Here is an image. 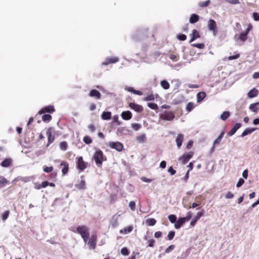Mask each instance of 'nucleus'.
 Returning <instances> with one entry per match:
<instances>
[{
    "label": "nucleus",
    "instance_id": "1",
    "mask_svg": "<svg viewBox=\"0 0 259 259\" xmlns=\"http://www.w3.org/2000/svg\"><path fill=\"white\" fill-rule=\"evenodd\" d=\"M92 159L95 161L96 164L98 167H101L104 161L107 160L106 157L104 155L103 151L98 149L94 153Z\"/></svg>",
    "mask_w": 259,
    "mask_h": 259
},
{
    "label": "nucleus",
    "instance_id": "2",
    "mask_svg": "<svg viewBox=\"0 0 259 259\" xmlns=\"http://www.w3.org/2000/svg\"><path fill=\"white\" fill-rule=\"evenodd\" d=\"M252 29L251 24L249 23L247 25V27L244 32L240 33L239 34H235L234 38L235 41H238L240 40L241 41H245L247 39V35L249 32Z\"/></svg>",
    "mask_w": 259,
    "mask_h": 259
},
{
    "label": "nucleus",
    "instance_id": "3",
    "mask_svg": "<svg viewBox=\"0 0 259 259\" xmlns=\"http://www.w3.org/2000/svg\"><path fill=\"white\" fill-rule=\"evenodd\" d=\"M175 117L172 111H164L159 114V118L165 121H171Z\"/></svg>",
    "mask_w": 259,
    "mask_h": 259
},
{
    "label": "nucleus",
    "instance_id": "4",
    "mask_svg": "<svg viewBox=\"0 0 259 259\" xmlns=\"http://www.w3.org/2000/svg\"><path fill=\"white\" fill-rule=\"evenodd\" d=\"M70 230L74 233L79 234L81 236L90 234L89 228L84 225L78 226L76 229H70Z\"/></svg>",
    "mask_w": 259,
    "mask_h": 259
},
{
    "label": "nucleus",
    "instance_id": "5",
    "mask_svg": "<svg viewBox=\"0 0 259 259\" xmlns=\"http://www.w3.org/2000/svg\"><path fill=\"white\" fill-rule=\"evenodd\" d=\"M208 29L209 31L213 32V34L215 36L218 33V29L216 22L212 19H209L207 23Z\"/></svg>",
    "mask_w": 259,
    "mask_h": 259
},
{
    "label": "nucleus",
    "instance_id": "6",
    "mask_svg": "<svg viewBox=\"0 0 259 259\" xmlns=\"http://www.w3.org/2000/svg\"><path fill=\"white\" fill-rule=\"evenodd\" d=\"M53 128L49 127L47 131V136L48 137V143L47 147H49L50 144L54 142L55 140V135L53 134Z\"/></svg>",
    "mask_w": 259,
    "mask_h": 259
},
{
    "label": "nucleus",
    "instance_id": "7",
    "mask_svg": "<svg viewBox=\"0 0 259 259\" xmlns=\"http://www.w3.org/2000/svg\"><path fill=\"white\" fill-rule=\"evenodd\" d=\"M109 146L112 148L120 152L123 148V145L122 143L119 142H111L109 143Z\"/></svg>",
    "mask_w": 259,
    "mask_h": 259
},
{
    "label": "nucleus",
    "instance_id": "8",
    "mask_svg": "<svg viewBox=\"0 0 259 259\" xmlns=\"http://www.w3.org/2000/svg\"><path fill=\"white\" fill-rule=\"evenodd\" d=\"M193 153L189 152L184 154L179 158V160L181 161L183 164L186 163L193 156Z\"/></svg>",
    "mask_w": 259,
    "mask_h": 259
},
{
    "label": "nucleus",
    "instance_id": "9",
    "mask_svg": "<svg viewBox=\"0 0 259 259\" xmlns=\"http://www.w3.org/2000/svg\"><path fill=\"white\" fill-rule=\"evenodd\" d=\"M119 59L117 57H108L106 59V60L102 63V65L103 66H106L109 64L115 63L119 61Z\"/></svg>",
    "mask_w": 259,
    "mask_h": 259
},
{
    "label": "nucleus",
    "instance_id": "10",
    "mask_svg": "<svg viewBox=\"0 0 259 259\" xmlns=\"http://www.w3.org/2000/svg\"><path fill=\"white\" fill-rule=\"evenodd\" d=\"M55 109L54 108V107L53 106H48L46 107H45L41 109L37 113L38 114H41L42 113H45L46 112L51 113H52L55 111Z\"/></svg>",
    "mask_w": 259,
    "mask_h": 259
},
{
    "label": "nucleus",
    "instance_id": "11",
    "mask_svg": "<svg viewBox=\"0 0 259 259\" xmlns=\"http://www.w3.org/2000/svg\"><path fill=\"white\" fill-rule=\"evenodd\" d=\"M89 96L96 99V100H99L101 98V94L100 93L95 89L91 90L89 94Z\"/></svg>",
    "mask_w": 259,
    "mask_h": 259
},
{
    "label": "nucleus",
    "instance_id": "12",
    "mask_svg": "<svg viewBox=\"0 0 259 259\" xmlns=\"http://www.w3.org/2000/svg\"><path fill=\"white\" fill-rule=\"evenodd\" d=\"M77 167L81 170H84L87 167V163L83 161L81 156L79 157L78 158Z\"/></svg>",
    "mask_w": 259,
    "mask_h": 259
},
{
    "label": "nucleus",
    "instance_id": "13",
    "mask_svg": "<svg viewBox=\"0 0 259 259\" xmlns=\"http://www.w3.org/2000/svg\"><path fill=\"white\" fill-rule=\"evenodd\" d=\"M129 107L137 112H141L143 110V108L142 106L136 104L135 103H131L129 104Z\"/></svg>",
    "mask_w": 259,
    "mask_h": 259
},
{
    "label": "nucleus",
    "instance_id": "14",
    "mask_svg": "<svg viewBox=\"0 0 259 259\" xmlns=\"http://www.w3.org/2000/svg\"><path fill=\"white\" fill-rule=\"evenodd\" d=\"M242 126V124L240 123H236L234 126L233 127V128L231 129V130L228 132V136H233V135H234L235 134V133L236 132V131L241 127Z\"/></svg>",
    "mask_w": 259,
    "mask_h": 259
},
{
    "label": "nucleus",
    "instance_id": "15",
    "mask_svg": "<svg viewBox=\"0 0 259 259\" xmlns=\"http://www.w3.org/2000/svg\"><path fill=\"white\" fill-rule=\"evenodd\" d=\"M121 116L123 120H128L132 118V114L131 111H126L121 113Z\"/></svg>",
    "mask_w": 259,
    "mask_h": 259
},
{
    "label": "nucleus",
    "instance_id": "16",
    "mask_svg": "<svg viewBox=\"0 0 259 259\" xmlns=\"http://www.w3.org/2000/svg\"><path fill=\"white\" fill-rule=\"evenodd\" d=\"M184 140V135L181 134H179L178 135L177 137L176 140V142L177 144V146L178 148H180L183 143Z\"/></svg>",
    "mask_w": 259,
    "mask_h": 259
},
{
    "label": "nucleus",
    "instance_id": "17",
    "mask_svg": "<svg viewBox=\"0 0 259 259\" xmlns=\"http://www.w3.org/2000/svg\"><path fill=\"white\" fill-rule=\"evenodd\" d=\"M186 222V219H184V218H180L178 219L175 224V228L177 229H180Z\"/></svg>",
    "mask_w": 259,
    "mask_h": 259
},
{
    "label": "nucleus",
    "instance_id": "18",
    "mask_svg": "<svg viewBox=\"0 0 259 259\" xmlns=\"http://www.w3.org/2000/svg\"><path fill=\"white\" fill-rule=\"evenodd\" d=\"M88 244L89 245V247L90 249H95L96 245V237L94 236H92V237L89 239Z\"/></svg>",
    "mask_w": 259,
    "mask_h": 259
},
{
    "label": "nucleus",
    "instance_id": "19",
    "mask_svg": "<svg viewBox=\"0 0 259 259\" xmlns=\"http://www.w3.org/2000/svg\"><path fill=\"white\" fill-rule=\"evenodd\" d=\"M258 94V91L253 88V89L249 91V92L247 93V96L249 98H252L254 97H256Z\"/></svg>",
    "mask_w": 259,
    "mask_h": 259
},
{
    "label": "nucleus",
    "instance_id": "20",
    "mask_svg": "<svg viewBox=\"0 0 259 259\" xmlns=\"http://www.w3.org/2000/svg\"><path fill=\"white\" fill-rule=\"evenodd\" d=\"M256 128H246L241 134V137L243 138L245 136L250 135L255 131Z\"/></svg>",
    "mask_w": 259,
    "mask_h": 259
},
{
    "label": "nucleus",
    "instance_id": "21",
    "mask_svg": "<svg viewBox=\"0 0 259 259\" xmlns=\"http://www.w3.org/2000/svg\"><path fill=\"white\" fill-rule=\"evenodd\" d=\"M19 181H21L24 183H27L30 181V178L29 177H18L14 179L12 183H14Z\"/></svg>",
    "mask_w": 259,
    "mask_h": 259
},
{
    "label": "nucleus",
    "instance_id": "22",
    "mask_svg": "<svg viewBox=\"0 0 259 259\" xmlns=\"http://www.w3.org/2000/svg\"><path fill=\"white\" fill-rule=\"evenodd\" d=\"M144 36L143 33L141 31H138L136 33L133 35L132 38L135 41H138L140 40L141 38H142Z\"/></svg>",
    "mask_w": 259,
    "mask_h": 259
},
{
    "label": "nucleus",
    "instance_id": "23",
    "mask_svg": "<svg viewBox=\"0 0 259 259\" xmlns=\"http://www.w3.org/2000/svg\"><path fill=\"white\" fill-rule=\"evenodd\" d=\"M225 134V132L222 131L220 135L218 136V137L213 141V144H214V146H218L219 145L222 141V139L223 137H224Z\"/></svg>",
    "mask_w": 259,
    "mask_h": 259
},
{
    "label": "nucleus",
    "instance_id": "24",
    "mask_svg": "<svg viewBox=\"0 0 259 259\" xmlns=\"http://www.w3.org/2000/svg\"><path fill=\"white\" fill-rule=\"evenodd\" d=\"M12 163V160L11 158H6V159H4L2 162L1 165H2V166H3L4 167H8L10 165H11Z\"/></svg>",
    "mask_w": 259,
    "mask_h": 259
},
{
    "label": "nucleus",
    "instance_id": "25",
    "mask_svg": "<svg viewBox=\"0 0 259 259\" xmlns=\"http://www.w3.org/2000/svg\"><path fill=\"white\" fill-rule=\"evenodd\" d=\"M258 105H259V102L251 104L249 105V108L251 111L256 113L259 109L257 107Z\"/></svg>",
    "mask_w": 259,
    "mask_h": 259
},
{
    "label": "nucleus",
    "instance_id": "26",
    "mask_svg": "<svg viewBox=\"0 0 259 259\" xmlns=\"http://www.w3.org/2000/svg\"><path fill=\"white\" fill-rule=\"evenodd\" d=\"M111 117V112L109 111H104L102 115L101 118L103 120H109L110 119Z\"/></svg>",
    "mask_w": 259,
    "mask_h": 259
},
{
    "label": "nucleus",
    "instance_id": "27",
    "mask_svg": "<svg viewBox=\"0 0 259 259\" xmlns=\"http://www.w3.org/2000/svg\"><path fill=\"white\" fill-rule=\"evenodd\" d=\"M192 37L190 40V42H191L193 41L196 38L200 37V35L199 32L195 29L193 30L192 33L191 34Z\"/></svg>",
    "mask_w": 259,
    "mask_h": 259
},
{
    "label": "nucleus",
    "instance_id": "28",
    "mask_svg": "<svg viewBox=\"0 0 259 259\" xmlns=\"http://www.w3.org/2000/svg\"><path fill=\"white\" fill-rule=\"evenodd\" d=\"M60 165L64 166L62 169V172L63 175H66L68 171V164L67 162L63 161L61 163Z\"/></svg>",
    "mask_w": 259,
    "mask_h": 259
},
{
    "label": "nucleus",
    "instance_id": "29",
    "mask_svg": "<svg viewBox=\"0 0 259 259\" xmlns=\"http://www.w3.org/2000/svg\"><path fill=\"white\" fill-rule=\"evenodd\" d=\"M137 141L140 143H143L146 141V136L145 134H142L137 137Z\"/></svg>",
    "mask_w": 259,
    "mask_h": 259
},
{
    "label": "nucleus",
    "instance_id": "30",
    "mask_svg": "<svg viewBox=\"0 0 259 259\" xmlns=\"http://www.w3.org/2000/svg\"><path fill=\"white\" fill-rule=\"evenodd\" d=\"M206 97V94L204 92H199L197 94V102L200 103Z\"/></svg>",
    "mask_w": 259,
    "mask_h": 259
},
{
    "label": "nucleus",
    "instance_id": "31",
    "mask_svg": "<svg viewBox=\"0 0 259 259\" xmlns=\"http://www.w3.org/2000/svg\"><path fill=\"white\" fill-rule=\"evenodd\" d=\"M8 183V181L5 178L0 176V188L5 187Z\"/></svg>",
    "mask_w": 259,
    "mask_h": 259
},
{
    "label": "nucleus",
    "instance_id": "32",
    "mask_svg": "<svg viewBox=\"0 0 259 259\" xmlns=\"http://www.w3.org/2000/svg\"><path fill=\"white\" fill-rule=\"evenodd\" d=\"M161 87L164 90H168L169 88V83L166 80H163L160 82Z\"/></svg>",
    "mask_w": 259,
    "mask_h": 259
},
{
    "label": "nucleus",
    "instance_id": "33",
    "mask_svg": "<svg viewBox=\"0 0 259 259\" xmlns=\"http://www.w3.org/2000/svg\"><path fill=\"white\" fill-rule=\"evenodd\" d=\"M110 223L112 225V226L115 227L118 225V216L117 215H114L111 219Z\"/></svg>",
    "mask_w": 259,
    "mask_h": 259
},
{
    "label": "nucleus",
    "instance_id": "34",
    "mask_svg": "<svg viewBox=\"0 0 259 259\" xmlns=\"http://www.w3.org/2000/svg\"><path fill=\"white\" fill-rule=\"evenodd\" d=\"M77 188L79 189H84L85 188V182L84 180H81L80 182L75 185Z\"/></svg>",
    "mask_w": 259,
    "mask_h": 259
},
{
    "label": "nucleus",
    "instance_id": "35",
    "mask_svg": "<svg viewBox=\"0 0 259 259\" xmlns=\"http://www.w3.org/2000/svg\"><path fill=\"white\" fill-rule=\"evenodd\" d=\"M60 149L63 151H66L68 147V144L66 141H62L59 144Z\"/></svg>",
    "mask_w": 259,
    "mask_h": 259
},
{
    "label": "nucleus",
    "instance_id": "36",
    "mask_svg": "<svg viewBox=\"0 0 259 259\" xmlns=\"http://www.w3.org/2000/svg\"><path fill=\"white\" fill-rule=\"evenodd\" d=\"M156 223V221L155 219L151 218L146 220V223L149 226H154Z\"/></svg>",
    "mask_w": 259,
    "mask_h": 259
},
{
    "label": "nucleus",
    "instance_id": "37",
    "mask_svg": "<svg viewBox=\"0 0 259 259\" xmlns=\"http://www.w3.org/2000/svg\"><path fill=\"white\" fill-rule=\"evenodd\" d=\"M230 115V113L229 111H224L221 115V118L223 120H226Z\"/></svg>",
    "mask_w": 259,
    "mask_h": 259
},
{
    "label": "nucleus",
    "instance_id": "38",
    "mask_svg": "<svg viewBox=\"0 0 259 259\" xmlns=\"http://www.w3.org/2000/svg\"><path fill=\"white\" fill-rule=\"evenodd\" d=\"M195 107L194 104L192 102H189L186 106V110L187 112H189L191 111Z\"/></svg>",
    "mask_w": 259,
    "mask_h": 259
},
{
    "label": "nucleus",
    "instance_id": "39",
    "mask_svg": "<svg viewBox=\"0 0 259 259\" xmlns=\"http://www.w3.org/2000/svg\"><path fill=\"white\" fill-rule=\"evenodd\" d=\"M52 119V116L50 114H44L42 116V120L44 122H48Z\"/></svg>",
    "mask_w": 259,
    "mask_h": 259
},
{
    "label": "nucleus",
    "instance_id": "40",
    "mask_svg": "<svg viewBox=\"0 0 259 259\" xmlns=\"http://www.w3.org/2000/svg\"><path fill=\"white\" fill-rule=\"evenodd\" d=\"M210 2H211L210 0H207L205 2H200L198 4V6L201 8L205 7L208 6L210 4Z\"/></svg>",
    "mask_w": 259,
    "mask_h": 259
},
{
    "label": "nucleus",
    "instance_id": "41",
    "mask_svg": "<svg viewBox=\"0 0 259 259\" xmlns=\"http://www.w3.org/2000/svg\"><path fill=\"white\" fill-rule=\"evenodd\" d=\"M133 229V228L132 226H128L124 228L123 231L121 230L120 232H123L124 234H128L132 231Z\"/></svg>",
    "mask_w": 259,
    "mask_h": 259
},
{
    "label": "nucleus",
    "instance_id": "42",
    "mask_svg": "<svg viewBox=\"0 0 259 259\" xmlns=\"http://www.w3.org/2000/svg\"><path fill=\"white\" fill-rule=\"evenodd\" d=\"M131 126L134 131H138L141 128V125L139 123H132Z\"/></svg>",
    "mask_w": 259,
    "mask_h": 259
},
{
    "label": "nucleus",
    "instance_id": "43",
    "mask_svg": "<svg viewBox=\"0 0 259 259\" xmlns=\"http://www.w3.org/2000/svg\"><path fill=\"white\" fill-rule=\"evenodd\" d=\"M147 106L151 109L156 110L158 109V106L154 103H148Z\"/></svg>",
    "mask_w": 259,
    "mask_h": 259
},
{
    "label": "nucleus",
    "instance_id": "44",
    "mask_svg": "<svg viewBox=\"0 0 259 259\" xmlns=\"http://www.w3.org/2000/svg\"><path fill=\"white\" fill-rule=\"evenodd\" d=\"M168 219L171 223H176L177 217L175 214H170L168 216Z\"/></svg>",
    "mask_w": 259,
    "mask_h": 259
},
{
    "label": "nucleus",
    "instance_id": "45",
    "mask_svg": "<svg viewBox=\"0 0 259 259\" xmlns=\"http://www.w3.org/2000/svg\"><path fill=\"white\" fill-rule=\"evenodd\" d=\"M204 210H202L200 211H199L197 213L196 215L194 217L196 220L198 221L200 218L203 215Z\"/></svg>",
    "mask_w": 259,
    "mask_h": 259
},
{
    "label": "nucleus",
    "instance_id": "46",
    "mask_svg": "<svg viewBox=\"0 0 259 259\" xmlns=\"http://www.w3.org/2000/svg\"><path fill=\"white\" fill-rule=\"evenodd\" d=\"M83 141L87 144H91L92 142V140L89 136H86L83 138Z\"/></svg>",
    "mask_w": 259,
    "mask_h": 259
},
{
    "label": "nucleus",
    "instance_id": "47",
    "mask_svg": "<svg viewBox=\"0 0 259 259\" xmlns=\"http://www.w3.org/2000/svg\"><path fill=\"white\" fill-rule=\"evenodd\" d=\"M185 63L181 62L179 63H178L176 65H174V66H171L174 69L176 70H179V68H181L184 66H185Z\"/></svg>",
    "mask_w": 259,
    "mask_h": 259
},
{
    "label": "nucleus",
    "instance_id": "48",
    "mask_svg": "<svg viewBox=\"0 0 259 259\" xmlns=\"http://www.w3.org/2000/svg\"><path fill=\"white\" fill-rule=\"evenodd\" d=\"M169 58L175 61H177L179 59V56L175 54H170L169 55Z\"/></svg>",
    "mask_w": 259,
    "mask_h": 259
},
{
    "label": "nucleus",
    "instance_id": "49",
    "mask_svg": "<svg viewBox=\"0 0 259 259\" xmlns=\"http://www.w3.org/2000/svg\"><path fill=\"white\" fill-rule=\"evenodd\" d=\"M177 37L178 39L182 41L185 40L187 38L186 35L184 34H179L177 35Z\"/></svg>",
    "mask_w": 259,
    "mask_h": 259
},
{
    "label": "nucleus",
    "instance_id": "50",
    "mask_svg": "<svg viewBox=\"0 0 259 259\" xmlns=\"http://www.w3.org/2000/svg\"><path fill=\"white\" fill-rule=\"evenodd\" d=\"M121 253L123 255H127L129 254V251L126 247H123L121 249Z\"/></svg>",
    "mask_w": 259,
    "mask_h": 259
},
{
    "label": "nucleus",
    "instance_id": "51",
    "mask_svg": "<svg viewBox=\"0 0 259 259\" xmlns=\"http://www.w3.org/2000/svg\"><path fill=\"white\" fill-rule=\"evenodd\" d=\"M155 99L154 96L153 94L149 95L147 96L145 98L144 100L146 101H153Z\"/></svg>",
    "mask_w": 259,
    "mask_h": 259
},
{
    "label": "nucleus",
    "instance_id": "52",
    "mask_svg": "<svg viewBox=\"0 0 259 259\" xmlns=\"http://www.w3.org/2000/svg\"><path fill=\"white\" fill-rule=\"evenodd\" d=\"M9 212H9V210H7V211H5L3 213V215H2V220H3V221H6V220L8 219V217H9Z\"/></svg>",
    "mask_w": 259,
    "mask_h": 259
},
{
    "label": "nucleus",
    "instance_id": "53",
    "mask_svg": "<svg viewBox=\"0 0 259 259\" xmlns=\"http://www.w3.org/2000/svg\"><path fill=\"white\" fill-rule=\"evenodd\" d=\"M175 231H170L168 233V234L167 235L168 239L169 240H172L174 238V237L175 236Z\"/></svg>",
    "mask_w": 259,
    "mask_h": 259
},
{
    "label": "nucleus",
    "instance_id": "54",
    "mask_svg": "<svg viewBox=\"0 0 259 259\" xmlns=\"http://www.w3.org/2000/svg\"><path fill=\"white\" fill-rule=\"evenodd\" d=\"M129 207L132 210H135L136 208V203L134 201H130Z\"/></svg>",
    "mask_w": 259,
    "mask_h": 259
},
{
    "label": "nucleus",
    "instance_id": "55",
    "mask_svg": "<svg viewBox=\"0 0 259 259\" xmlns=\"http://www.w3.org/2000/svg\"><path fill=\"white\" fill-rule=\"evenodd\" d=\"M53 170V167L52 166H46L44 167V171L46 172H51Z\"/></svg>",
    "mask_w": 259,
    "mask_h": 259
},
{
    "label": "nucleus",
    "instance_id": "56",
    "mask_svg": "<svg viewBox=\"0 0 259 259\" xmlns=\"http://www.w3.org/2000/svg\"><path fill=\"white\" fill-rule=\"evenodd\" d=\"M240 56L239 54H237L235 55L230 56L228 57L229 60H232L238 59Z\"/></svg>",
    "mask_w": 259,
    "mask_h": 259
},
{
    "label": "nucleus",
    "instance_id": "57",
    "mask_svg": "<svg viewBox=\"0 0 259 259\" xmlns=\"http://www.w3.org/2000/svg\"><path fill=\"white\" fill-rule=\"evenodd\" d=\"M175 248V245H170L165 250V253H168L170 252L171 251L174 250Z\"/></svg>",
    "mask_w": 259,
    "mask_h": 259
},
{
    "label": "nucleus",
    "instance_id": "58",
    "mask_svg": "<svg viewBox=\"0 0 259 259\" xmlns=\"http://www.w3.org/2000/svg\"><path fill=\"white\" fill-rule=\"evenodd\" d=\"M167 171L172 176L174 175L176 173V170H175L172 166L168 167Z\"/></svg>",
    "mask_w": 259,
    "mask_h": 259
},
{
    "label": "nucleus",
    "instance_id": "59",
    "mask_svg": "<svg viewBox=\"0 0 259 259\" xmlns=\"http://www.w3.org/2000/svg\"><path fill=\"white\" fill-rule=\"evenodd\" d=\"M244 181L242 178L239 179L236 184V187L238 188L240 187L244 184Z\"/></svg>",
    "mask_w": 259,
    "mask_h": 259
},
{
    "label": "nucleus",
    "instance_id": "60",
    "mask_svg": "<svg viewBox=\"0 0 259 259\" xmlns=\"http://www.w3.org/2000/svg\"><path fill=\"white\" fill-rule=\"evenodd\" d=\"M199 20V17H190L189 22L191 23H195Z\"/></svg>",
    "mask_w": 259,
    "mask_h": 259
},
{
    "label": "nucleus",
    "instance_id": "61",
    "mask_svg": "<svg viewBox=\"0 0 259 259\" xmlns=\"http://www.w3.org/2000/svg\"><path fill=\"white\" fill-rule=\"evenodd\" d=\"M192 216V213L191 211H190L187 212L186 217H184V219H186V221H188L189 220H190L191 219Z\"/></svg>",
    "mask_w": 259,
    "mask_h": 259
},
{
    "label": "nucleus",
    "instance_id": "62",
    "mask_svg": "<svg viewBox=\"0 0 259 259\" xmlns=\"http://www.w3.org/2000/svg\"><path fill=\"white\" fill-rule=\"evenodd\" d=\"M234 197V194L231 192H228L225 195V198L226 199H232Z\"/></svg>",
    "mask_w": 259,
    "mask_h": 259
},
{
    "label": "nucleus",
    "instance_id": "63",
    "mask_svg": "<svg viewBox=\"0 0 259 259\" xmlns=\"http://www.w3.org/2000/svg\"><path fill=\"white\" fill-rule=\"evenodd\" d=\"M193 46L200 49H202L204 48V45L203 44H193Z\"/></svg>",
    "mask_w": 259,
    "mask_h": 259
},
{
    "label": "nucleus",
    "instance_id": "64",
    "mask_svg": "<svg viewBox=\"0 0 259 259\" xmlns=\"http://www.w3.org/2000/svg\"><path fill=\"white\" fill-rule=\"evenodd\" d=\"M88 128L91 132H94L96 130V127L94 124H91L88 126Z\"/></svg>",
    "mask_w": 259,
    "mask_h": 259
}]
</instances>
